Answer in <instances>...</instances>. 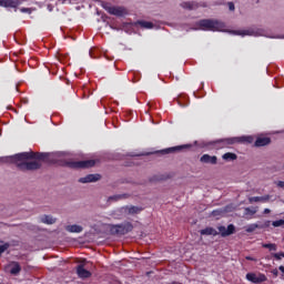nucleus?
Instances as JSON below:
<instances>
[{
    "instance_id": "14",
    "label": "nucleus",
    "mask_w": 284,
    "mask_h": 284,
    "mask_svg": "<svg viewBox=\"0 0 284 284\" xmlns=\"http://www.w3.org/2000/svg\"><path fill=\"white\" fill-rule=\"evenodd\" d=\"M200 233L202 236H217L219 235L217 231L214 230L213 227H205Z\"/></svg>"
},
{
    "instance_id": "25",
    "label": "nucleus",
    "mask_w": 284,
    "mask_h": 284,
    "mask_svg": "<svg viewBox=\"0 0 284 284\" xmlns=\"http://www.w3.org/2000/svg\"><path fill=\"white\" fill-rule=\"evenodd\" d=\"M254 143H272V139L264 136V135H260L256 138Z\"/></svg>"
},
{
    "instance_id": "5",
    "label": "nucleus",
    "mask_w": 284,
    "mask_h": 284,
    "mask_svg": "<svg viewBox=\"0 0 284 284\" xmlns=\"http://www.w3.org/2000/svg\"><path fill=\"white\" fill-rule=\"evenodd\" d=\"M132 231H133L132 222L113 225L111 227L112 234H116V235H126L129 232H132Z\"/></svg>"
},
{
    "instance_id": "3",
    "label": "nucleus",
    "mask_w": 284,
    "mask_h": 284,
    "mask_svg": "<svg viewBox=\"0 0 284 284\" xmlns=\"http://www.w3.org/2000/svg\"><path fill=\"white\" fill-rule=\"evenodd\" d=\"M199 24L202 30H212L213 32L223 30V28H225V24L219 20L204 19L201 20Z\"/></svg>"
},
{
    "instance_id": "28",
    "label": "nucleus",
    "mask_w": 284,
    "mask_h": 284,
    "mask_svg": "<svg viewBox=\"0 0 284 284\" xmlns=\"http://www.w3.org/2000/svg\"><path fill=\"white\" fill-rule=\"evenodd\" d=\"M256 209L255 207H245L244 209V214L246 216H253L256 213Z\"/></svg>"
},
{
    "instance_id": "13",
    "label": "nucleus",
    "mask_w": 284,
    "mask_h": 284,
    "mask_svg": "<svg viewBox=\"0 0 284 284\" xmlns=\"http://www.w3.org/2000/svg\"><path fill=\"white\" fill-rule=\"evenodd\" d=\"M201 163L217 164V158L216 156H211L209 154H204L201 158Z\"/></svg>"
},
{
    "instance_id": "42",
    "label": "nucleus",
    "mask_w": 284,
    "mask_h": 284,
    "mask_svg": "<svg viewBox=\"0 0 284 284\" xmlns=\"http://www.w3.org/2000/svg\"><path fill=\"white\" fill-rule=\"evenodd\" d=\"M281 254L282 257H284V252H278Z\"/></svg>"
},
{
    "instance_id": "39",
    "label": "nucleus",
    "mask_w": 284,
    "mask_h": 284,
    "mask_svg": "<svg viewBox=\"0 0 284 284\" xmlns=\"http://www.w3.org/2000/svg\"><path fill=\"white\" fill-rule=\"evenodd\" d=\"M271 213V210L270 209H265L264 210V214H270Z\"/></svg>"
},
{
    "instance_id": "10",
    "label": "nucleus",
    "mask_w": 284,
    "mask_h": 284,
    "mask_svg": "<svg viewBox=\"0 0 284 284\" xmlns=\"http://www.w3.org/2000/svg\"><path fill=\"white\" fill-rule=\"evenodd\" d=\"M189 148H191V144H184V145H180V146H175V148L163 149V150L156 151L155 153L171 154V153H175L178 151L189 149Z\"/></svg>"
},
{
    "instance_id": "4",
    "label": "nucleus",
    "mask_w": 284,
    "mask_h": 284,
    "mask_svg": "<svg viewBox=\"0 0 284 284\" xmlns=\"http://www.w3.org/2000/svg\"><path fill=\"white\" fill-rule=\"evenodd\" d=\"M215 143H254L253 135H243L237 138H227L215 141Z\"/></svg>"
},
{
    "instance_id": "7",
    "label": "nucleus",
    "mask_w": 284,
    "mask_h": 284,
    "mask_svg": "<svg viewBox=\"0 0 284 284\" xmlns=\"http://www.w3.org/2000/svg\"><path fill=\"white\" fill-rule=\"evenodd\" d=\"M246 281L253 284H262L267 281L266 276L263 273H253L250 272L246 274Z\"/></svg>"
},
{
    "instance_id": "35",
    "label": "nucleus",
    "mask_w": 284,
    "mask_h": 284,
    "mask_svg": "<svg viewBox=\"0 0 284 284\" xmlns=\"http://www.w3.org/2000/svg\"><path fill=\"white\" fill-rule=\"evenodd\" d=\"M264 145H266V143H254L255 148H260V146H264Z\"/></svg>"
},
{
    "instance_id": "17",
    "label": "nucleus",
    "mask_w": 284,
    "mask_h": 284,
    "mask_svg": "<svg viewBox=\"0 0 284 284\" xmlns=\"http://www.w3.org/2000/svg\"><path fill=\"white\" fill-rule=\"evenodd\" d=\"M233 34H239L240 37H254V34H256V32H254V30L248 29V30H243V31H232Z\"/></svg>"
},
{
    "instance_id": "33",
    "label": "nucleus",
    "mask_w": 284,
    "mask_h": 284,
    "mask_svg": "<svg viewBox=\"0 0 284 284\" xmlns=\"http://www.w3.org/2000/svg\"><path fill=\"white\" fill-rule=\"evenodd\" d=\"M273 256L275 257L276 261H281L283 257L280 253H274Z\"/></svg>"
},
{
    "instance_id": "15",
    "label": "nucleus",
    "mask_w": 284,
    "mask_h": 284,
    "mask_svg": "<svg viewBox=\"0 0 284 284\" xmlns=\"http://www.w3.org/2000/svg\"><path fill=\"white\" fill-rule=\"evenodd\" d=\"M271 200V195H263V196H252V197H248V202L250 203H253V202H267Z\"/></svg>"
},
{
    "instance_id": "40",
    "label": "nucleus",
    "mask_w": 284,
    "mask_h": 284,
    "mask_svg": "<svg viewBox=\"0 0 284 284\" xmlns=\"http://www.w3.org/2000/svg\"><path fill=\"white\" fill-rule=\"evenodd\" d=\"M246 260H247V261H254V258L251 257V256H247Z\"/></svg>"
},
{
    "instance_id": "22",
    "label": "nucleus",
    "mask_w": 284,
    "mask_h": 284,
    "mask_svg": "<svg viewBox=\"0 0 284 284\" xmlns=\"http://www.w3.org/2000/svg\"><path fill=\"white\" fill-rule=\"evenodd\" d=\"M40 221L48 225H52L55 223V219H53L51 215H43L42 217H40Z\"/></svg>"
},
{
    "instance_id": "1",
    "label": "nucleus",
    "mask_w": 284,
    "mask_h": 284,
    "mask_svg": "<svg viewBox=\"0 0 284 284\" xmlns=\"http://www.w3.org/2000/svg\"><path fill=\"white\" fill-rule=\"evenodd\" d=\"M47 155L44 153L23 152L12 156L0 158L1 163H16L17 168L22 171H36L41 168V164L37 161L24 162L28 160L44 161Z\"/></svg>"
},
{
    "instance_id": "29",
    "label": "nucleus",
    "mask_w": 284,
    "mask_h": 284,
    "mask_svg": "<svg viewBox=\"0 0 284 284\" xmlns=\"http://www.w3.org/2000/svg\"><path fill=\"white\" fill-rule=\"evenodd\" d=\"M256 227H258V224H255V223L250 224L248 227L246 229V232H247V233H252V232H254V230H255Z\"/></svg>"
},
{
    "instance_id": "18",
    "label": "nucleus",
    "mask_w": 284,
    "mask_h": 284,
    "mask_svg": "<svg viewBox=\"0 0 284 284\" xmlns=\"http://www.w3.org/2000/svg\"><path fill=\"white\" fill-rule=\"evenodd\" d=\"M20 272H21V266H20L19 262H13L12 267L9 271V273H11V275H13V276H18L20 274Z\"/></svg>"
},
{
    "instance_id": "11",
    "label": "nucleus",
    "mask_w": 284,
    "mask_h": 284,
    "mask_svg": "<svg viewBox=\"0 0 284 284\" xmlns=\"http://www.w3.org/2000/svg\"><path fill=\"white\" fill-rule=\"evenodd\" d=\"M101 179H102L101 174H89V175L80 178L79 182L80 183H92V182L101 181Z\"/></svg>"
},
{
    "instance_id": "30",
    "label": "nucleus",
    "mask_w": 284,
    "mask_h": 284,
    "mask_svg": "<svg viewBox=\"0 0 284 284\" xmlns=\"http://www.w3.org/2000/svg\"><path fill=\"white\" fill-rule=\"evenodd\" d=\"M9 247L10 245L8 243L0 245V255L3 254Z\"/></svg>"
},
{
    "instance_id": "19",
    "label": "nucleus",
    "mask_w": 284,
    "mask_h": 284,
    "mask_svg": "<svg viewBox=\"0 0 284 284\" xmlns=\"http://www.w3.org/2000/svg\"><path fill=\"white\" fill-rule=\"evenodd\" d=\"M171 178H172V175H170V174H159V175H154L153 178H151L150 181L151 182L166 181Z\"/></svg>"
},
{
    "instance_id": "26",
    "label": "nucleus",
    "mask_w": 284,
    "mask_h": 284,
    "mask_svg": "<svg viewBox=\"0 0 284 284\" xmlns=\"http://www.w3.org/2000/svg\"><path fill=\"white\" fill-rule=\"evenodd\" d=\"M262 247L267 248L271 252H276L278 248L275 243H263Z\"/></svg>"
},
{
    "instance_id": "38",
    "label": "nucleus",
    "mask_w": 284,
    "mask_h": 284,
    "mask_svg": "<svg viewBox=\"0 0 284 284\" xmlns=\"http://www.w3.org/2000/svg\"><path fill=\"white\" fill-rule=\"evenodd\" d=\"M273 274H274V276H278V270L274 268Z\"/></svg>"
},
{
    "instance_id": "12",
    "label": "nucleus",
    "mask_w": 284,
    "mask_h": 284,
    "mask_svg": "<svg viewBox=\"0 0 284 284\" xmlns=\"http://www.w3.org/2000/svg\"><path fill=\"white\" fill-rule=\"evenodd\" d=\"M77 274H78V276H79L80 278H89V277L92 276L91 271L87 270V268L84 267V264L78 265V267H77Z\"/></svg>"
},
{
    "instance_id": "6",
    "label": "nucleus",
    "mask_w": 284,
    "mask_h": 284,
    "mask_svg": "<svg viewBox=\"0 0 284 284\" xmlns=\"http://www.w3.org/2000/svg\"><path fill=\"white\" fill-rule=\"evenodd\" d=\"M102 8L109 12V14H113L114 17H123L128 14V10L123 7H112L109 2H102Z\"/></svg>"
},
{
    "instance_id": "27",
    "label": "nucleus",
    "mask_w": 284,
    "mask_h": 284,
    "mask_svg": "<svg viewBox=\"0 0 284 284\" xmlns=\"http://www.w3.org/2000/svg\"><path fill=\"white\" fill-rule=\"evenodd\" d=\"M129 199L128 194H121V195H112L109 197V201H120V200H126Z\"/></svg>"
},
{
    "instance_id": "9",
    "label": "nucleus",
    "mask_w": 284,
    "mask_h": 284,
    "mask_svg": "<svg viewBox=\"0 0 284 284\" xmlns=\"http://www.w3.org/2000/svg\"><path fill=\"white\" fill-rule=\"evenodd\" d=\"M144 207L135 206V205H126L122 207L124 214L128 215H136L143 212Z\"/></svg>"
},
{
    "instance_id": "37",
    "label": "nucleus",
    "mask_w": 284,
    "mask_h": 284,
    "mask_svg": "<svg viewBox=\"0 0 284 284\" xmlns=\"http://www.w3.org/2000/svg\"><path fill=\"white\" fill-rule=\"evenodd\" d=\"M278 270H280V272L284 275V266L281 265V266L278 267Z\"/></svg>"
},
{
    "instance_id": "31",
    "label": "nucleus",
    "mask_w": 284,
    "mask_h": 284,
    "mask_svg": "<svg viewBox=\"0 0 284 284\" xmlns=\"http://www.w3.org/2000/svg\"><path fill=\"white\" fill-rule=\"evenodd\" d=\"M283 221H284V220L274 221V222H273V226H274V227H282V226H283Z\"/></svg>"
},
{
    "instance_id": "44",
    "label": "nucleus",
    "mask_w": 284,
    "mask_h": 284,
    "mask_svg": "<svg viewBox=\"0 0 284 284\" xmlns=\"http://www.w3.org/2000/svg\"><path fill=\"white\" fill-rule=\"evenodd\" d=\"M89 54H90V57H92V51H90V53H89Z\"/></svg>"
},
{
    "instance_id": "23",
    "label": "nucleus",
    "mask_w": 284,
    "mask_h": 284,
    "mask_svg": "<svg viewBox=\"0 0 284 284\" xmlns=\"http://www.w3.org/2000/svg\"><path fill=\"white\" fill-rule=\"evenodd\" d=\"M181 6L185 10H196V8H199V4H196L195 2H183Z\"/></svg>"
},
{
    "instance_id": "43",
    "label": "nucleus",
    "mask_w": 284,
    "mask_h": 284,
    "mask_svg": "<svg viewBox=\"0 0 284 284\" xmlns=\"http://www.w3.org/2000/svg\"><path fill=\"white\" fill-rule=\"evenodd\" d=\"M172 284H182V283H179V282H173Z\"/></svg>"
},
{
    "instance_id": "32",
    "label": "nucleus",
    "mask_w": 284,
    "mask_h": 284,
    "mask_svg": "<svg viewBox=\"0 0 284 284\" xmlns=\"http://www.w3.org/2000/svg\"><path fill=\"white\" fill-rule=\"evenodd\" d=\"M227 6H229V10L231 12H234V10H236V7L234 6V2H227Z\"/></svg>"
},
{
    "instance_id": "8",
    "label": "nucleus",
    "mask_w": 284,
    "mask_h": 284,
    "mask_svg": "<svg viewBox=\"0 0 284 284\" xmlns=\"http://www.w3.org/2000/svg\"><path fill=\"white\" fill-rule=\"evenodd\" d=\"M217 231H220L223 239H226L234 233H236V226L234 224H229L227 227L224 225L217 226Z\"/></svg>"
},
{
    "instance_id": "45",
    "label": "nucleus",
    "mask_w": 284,
    "mask_h": 284,
    "mask_svg": "<svg viewBox=\"0 0 284 284\" xmlns=\"http://www.w3.org/2000/svg\"><path fill=\"white\" fill-rule=\"evenodd\" d=\"M282 226L284 227V220H283Z\"/></svg>"
},
{
    "instance_id": "41",
    "label": "nucleus",
    "mask_w": 284,
    "mask_h": 284,
    "mask_svg": "<svg viewBox=\"0 0 284 284\" xmlns=\"http://www.w3.org/2000/svg\"><path fill=\"white\" fill-rule=\"evenodd\" d=\"M21 12H28V9L23 8L21 9Z\"/></svg>"
},
{
    "instance_id": "34",
    "label": "nucleus",
    "mask_w": 284,
    "mask_h": 284,
    "mask_svg": "<svg viewBox=\"0 0 284 284\" xmlns=\"http://www.w3.org/2000/svg\"><path fill=\"white\" fill-rule=\"evenodd\" d=\"M277 186L281 187V189H284V182L283 181H278L277 182Z\"/></svg>"
},
{
    "instance_id": "2",
    "label": "nucleus",
    "mask_w": 284,
    "mask_h": 284,
    "mask_svg": "<svg viewBox=\"0 0 284 284\" xmlns=\"http://www.w3.org/2000/svg\"><path fill=\"white\" fill-rule=\"evenodd\" d=\"M61 166L70 168V169H90L95 165L94 160H84V161H67L60 160L59 163Z\"/></svg>"
},
{
    "instance_id": "24",
    "label": "nucleus",
    "mask_w": 284,
    "mask_h": 284,
    "mask_svg": "<svg viewBox=\"0 0 284 284\" xmlns=\"http://www.w3.org/2000/svg\"><path fill=\"white\" fill-rule=\"evenodd\" d=\"M222 158L226 162H231V161H236L237 160V155L234 154V153H230V152L225 153Z\"/></svg>"
},
{
    "instance_id": "16",
    "label": "nucleus",
    "mask_w": 284,
    "mask_h": 284,
    "mask_svg": "<svg viewBox=\"0 0 284 284\" xmlns=\"http://www.w3.org/2000/svg\"><path fill=\"white\" fill-rule=\"evenodd\" d=\"M65 230L70 233H81L83 231V227L81 225H78V224H72V225H68L65 227Z\"/></svg>"
},
{
    "instance_id": "21",
    "label": "nucleus",
    "mask_w": 284,
    "mask_h": 284,
    "mask_svg": "<svg viewBox=\"0 0 284 284\" xmlns=\"http://www.w3.org/2000/svg\"><path fill=\"white\" fill-rule=\"evenodd\" d=\"M0 6L2 8H17V2L14 0H0Z\"/></svg>"
},
{
    "instance_id": "36",
    "label": "nucleus",
    "mask_w": 284,
    "mask_h": 284,
    "mask_svg": "<svg viewBox=\"0 0 284 284\" xmlns=\"http://www.w3.org/2000/svg\"><path fill=\"white\" fill-rule=\"evenodd\" d=\"M57 155H58L59 158H62V156L65 155V153H64V152H58Z\"/></svg>"
},
{
    "instance_id": "20",
    "label": "nucleus",
    "mask_w": 284,
    "mask_h": 284,
    "mask_svg": "<svg viewBox=\"0 0 284 284\" xmlns=\"http://www.w3.org/2000/svg\"><path fill=\"white\" fill-rule=\"evenodd\" d=\"M135 26H140L146 30H152V28H154V23L152 22H148V21H143V20H139L135 22Z\"/></svg>"
}]
</instances>
